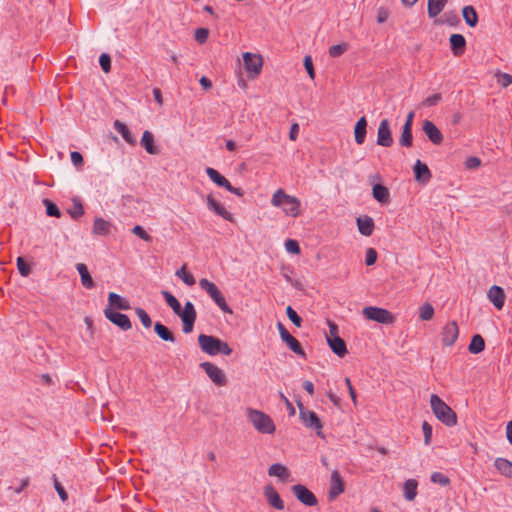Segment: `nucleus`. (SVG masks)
<instances>
[{"mask_svg":"<svg viewBox=\"0 0 512 512\" xmlns=\"http://www.w3.org/2000/svg\"><path fill=\"white\" fill-rule=\"evenodd\" d=\"M167 305L171 307L173 312L180 317L182 321V330L185 334H189L194 329L197 313L192 302L187 301L184 307H181L180 302L177 298L169 291L161 292Z\"/></svg>","mask_w":512,"mask_h":512,"instance_id":"1","label":"nucleus"},{"mask_svg":"<svg viewBox=\"0 0 512 512\" xmlns=\"http://www.w3.org/2000/svg\"><path fill=\"white\" fill-rule=\"evenodd\" d=\"M271 204L274 207H282L283 212L291 217L299 215L301 202L295 197L287 194L283 189H278L272 196Z\"/></svg>","mask_w":512,"mask_h":512,"instance_id":"2","label":"nucleus"},{"mask_svg":"<svg viewBox=\"0 0 512 512\" xmlns=\"http://www.w3.org/2000/svg\"><path fill=\"white\" fill-rule=\"evenodd\" d=\"M430 405L435 417L448 427L457 424V414L438 395L432 394Z\"/></svg>","mask_w":512,"mask_h":512,"instance_id":"3","label":"nucleus"},{"mask_svg":"<svg viewBox=\"0 0 512 512\" xmlns=\"http://www.w3.org/2000/svg\"><path fill=\"white\" fill-rule=\"evenodd\" d=\"M247 413L249 421L258 432L262 434H272L275 432V424L268 414L252 408H248Z\"/></svg>","mask_w":512,"mask_h":512,"instance_id":"4","label":"nucleus"},{"mask_svg":"<svg viewBox=\"0 0 512 512\" xmlns=\"http://www.w3.org/2000/svg\"><path fill=\"white\" fill-rule=\"evenodd\" d=\"M297 406L299 408V418L305 427L315 429L317 436L324 439L325 435L322 432L323 422L319 416L314 411L307 409L300 400L297 401Z\"/></svg>","mask_w":512,"mask_h":512,"instance_id":"5","label":"nucleus"},{"mask_svg":"<svg viewBox=\"0 0 512 512\" xmlns=\"http://www.w3.org/2000/svg\"><path fill=\"white\" fill-rule=\"evenodd\" d=\"M199 286L204 290L215 302V304L224 312L232 314L233 310L227 304L225 297L222 292L218 289L215 283L203 278L199 281Z\"/></svg>","mask_w":512,"mask_h":512,"instance_id":"6","label":"nucleus"},{"mask_svg":"<svg viewBox=\"0 0 512 512\" xmlns=\"http://www.w3.org/2000/svg\"><path fill=\"white\" fill-rule=\"evenodd\" d=\"M362 313L366 319L381 324H393L396 320L392 312L376 306H367L363 309Z\"/></svg>","mask_w":512,"mask_h":512,"instance_id":"7","label":"nucleus"},{"mask_svg":"<svg viewBox=\"0 0 512 512\" xmlns=\"http://www.w3.org/2000/svg\"><path fill=\"white\" fill-rule=\"evenodd\" d=\"M277 328L279 330V334L282 341L287 344L290 350L293 351L298 356L306 358V353L302 348L301 343L288 332V330L281 322L277 323Z\"/></svg>","mask_w":512,"mask_h":512,"instance_id":"8","label":"nucleus"},{"mask_svg":"<svg viewBox=\"0 0 512 512\" xmlns=\"http://www.w3.org/2000/svg\"><path fill=\"white\" fill-rule=\"evenodd\" d=\"M244 67L252 78L258 76L261 73L263 66V59L259 54H253L251 52L243 53Z\"/></svg>","mask_w":512,"mask_h":512,"instance_id":"9","label":"nucleus"},{"mask_svg":"<svg viewBox=\"0 0 512 512\" xmlns=\"http://www.w3.org/2000/svg\"><path fill=\"white\" fill-rule=\"evenodd\" d=\"M291 491L299 502L305 506H316L318 499L315 494L310 491L305 485L296 484L291 487Z\"/></svg>","mask_w":512,"mask_h":512,"instance_id":"10","label":"nucleus"},{"mask_svg":"<svg viewBox=\"0 0 512 512\" xmlns=\"http://www.w3.org/2000/svg\"><path fill=\"white\" fill-rule=\"evenodd\" d=\"M200 368H202L210 380L216 386H225L227 384V378L223 370L217 367L215 364L211 362H202L200 363Z\"/></svg>","mask_w":512,"mask_h":512,"instance_id":"11","label":"nucleus"},{"mask_svg":"<svg viewBox=\"0 0 512 512\" xmlns=\"http://www.w3.org/2000/svg\"><path fill=\"white\" fill-rule=\"evenodd\" d=\"M104 315L111 323L123 331L130 330L132 327L131 320L126 314L120 313L118 311H111L110 308H105Z\"/></svg>","mask_w":512,"mask_h":512,"instance_id":"12","label":"nucleus"},{"mask_svg":"<svg viewBox=\"0 0 512 512\" xmlns=\"http://www.w3.org/2000/svg\"><path fill=\"white\" fill-rule=\"evenodd\" d=\"M393 144L392 131L388 119L381 120L377 131V145L391 147Z\"/></svg>","mask_w":512,"mask_h":512,"instance_id":"13","label":"nucleus"},{"mask_svg":"<svg viewBox=\"0 0 512 512\" xmlns=\"http://www.w3.org/2000/svg\"><path fill=\"white\" fill-rule=\"evenodd\" d=\"M220 338L213 335L200 334L198 336V344L200 349L211 356L217 355V349Z\"/></svg>","mask_w":512,"mask_h":512,"instance_id":"14","label":"nucleus"},{"mask_svg":"<svg viewBox=\"0 0 512 512\" xmlns=\"http://www.w3.org/2000/svg\"><path fill=\"white\" fill-rule=\"evenodd\" d=\"M345 490V483L338 470H333L330 479V489L328 497L330 500L336 499Z\"/></svg>","mask_w":512,"mask_h":512,"instance_id":"15","label":"nucleus"},{"mask_svg":"<svg viewBox=\"0 0 512 512\" xmlns=\"http://www.w3.org/2000/svg\"><path fill=\"white\" fill-rule=\"evenodd\" d=\"M413 173L415 181L422 185L427 184L432 178L429 167L419 159L413 166Z\"/></svg>","mask_w":512,"mask_h":512,"instance_id":"16","label":"nucleus"},{"mask_svg":"<svg viewBox=\"0 0 512 512\" xmlns=\"http://www.w3.org/2000/svg\"><path fill=\"white\" fill-rule=\"evenodd\" d=\"M441 336L442 342L445 346H452L459 336V328L456 321L448 322L443 327Z\"/></svg>","mask_w":512,"mask_h":512,"instance_id":"17","label":"nucleus"},{"mask_svg":"<svg viewBox=\"0 0 512 512\" xmlns=\"http://www.w3.org/2000/svg\"><path fill=\"white\" fill-rule=\"evenodd\" d=\"M422 130L433 144L440 145L442 143L443 134L432 121L424 120Z\"/></svg>","mask_w":512,"mask_h":512,"instance_id":"18","label":"nucleus"},{"mask_svg":"<svg viewBox=\"0 0 512 512\" xmlns=\"http://www.w3.org/2000/svg\"><path fill=\"white\" fill-rule=\"evenodd\" d=\"M450 50L455 57L462 56L466 51V39L462 34L454 33L449 37Z\"/></svg>","mask_w":512,"mask_h":512,"instance_id":"19","label":"nucleus"},{"mask_svg":"<svg viewBox=\"0 0 512 512\" xmlns=\"http://www.w3.org/2000/svg\"><path fill=\"white\" fill-rule=\"evenodd\" d=\"M106 308H110L111 311L129 310L131 309V305L130 302L124 297L115 292H110L108 294V304Z\"/></svg>","mask_w":512,"mask_h":512,"instance_id":"20","label":"nucleus"},{"mask_svg":"<svg viewBox=\"0 0 512 512\" xmlns=\"http://www.w3.org/2000/svg\"><path fill=\"white\" fill-rule=\"evenodd\" d=\"M264 495L266 497L268 504L271 507H273L277 510L284 509V502L281 499L277 490L272 485H267L264 487Z\"/></svg>","mask_w":512,"mask_h":512,"instance_id":"21","label":"nucleus"},{"mask_svg":"<svg viewBox=\"0 0 512 512\" xmlns=\"http://www.w3.org/2000/svg\"><path fill=\"white\" fill-rule=\"evenodd\" d=\"M206 201L209 210L221 216L223 219L233 222L234 218L232 213L227 211L212 195H208Z\"/></svg>","mask_w":512,"mask_h":512,"instance_id":"22","label":"nucleus"},{"mask_svg":"<svg viewBox=\"0 0 512 512\" xmlns=\"http://www.w3.org/2000/svg\"><path fill=\"white\" fill-rule=\"evenodd\" d=\"M487 297L498 310L503 308L505 293L502 287L497 285L491 286L488 290Z\"/></svg>","mask_w":512,"mask_h":512,"instance_id":"23","label":"nucleus"},{"mask_svg":"<svg viewBox=\"0 0 512 512\" xmlns=\"http://www.w3.org/2000/svg\"><path fill=\"white\" fill-rule=\"evenodd\" d=\"M327 343L332 352L340 358L348 353L346 342L341 337H327Z\"/></svg>","mask_w":512,"mask_h":512,"instance_id":"24","label":"nucleus"},{"mask_svg":"<svg viewBox=\"0 0 512 512\" xmlns=\"http://www.w3.org/2000/svg\"><path fill=\"white\" fill-rule=\"evenodd\" d=\"M140 145L146 150L148 154L158 155L160 150L154 143V135L151 131L145 130L140 140Z\"/></svg>","mask_w":512,"mask_h":512,"instance_id":"25","label":"nucleus"},{"mask_svg":"<svg viewBox=\"0 0 512 512\" xmlns=\"http://www.w3.org/2000/svg\"><path fill=\"white\" fill-rule=\"evenodd\" d=\"M372 195L381 204H388L390 201L389 189L381 183H373Z\"/></svg>","mask_w":512,"mask_h":512,"instance_id":"26","label":"nucleus"},{"mask_svg":"<svg viewBox=\"0 0 512 512\" xmlns=\"http://www.w3.org/2000/svg\"><path fill=\"white\" fill-rule=\"evenodd\" d=\"M367 119L365 116H362L358 119L354 126V139L358 145H361L365 142L366 134H367Z\"/></svg>","mask_w":512,"mask_h":512,"instance_id":"27","label":"nucleus"},{"mask_svg":"<svg viewBox=\"0 0 512 512\" xmlns=\"http://www.w3.org/2000/svg\"><path fill=\"white\" fill-rule=\"evenodd\" d=\"M112 224L102 217H95L92 233L97 236H107L111 233Z\"/></svg>","mask_w":512,"mask_h":512,"instance_id":"28","label":"nucleus"},{"mask_svg":"<svg viewBox=\"0 0 512 512\" xmlns=\"http://www.w3.org/2000/svg\"><path fill=\"white\" fill-rule=\"evenodd\" d=\"M359 232L364 236H371L374 231V220L367 215L360 216L356 220Z\"/></svg>","mask_w":512,"mask_h":512,"instance_id":"29","label":"nucleus"},{"mask_svg":"<svg viewBox=\"0 0 512 512\" xmlns=\"http://www.w3.org/2000/svg\"><path fill=\"white\" fill-rule=\"evenodd\" d=\"M114 129L122 136V138L130 145L135 146L137 144L136 137L131 133L127 125L120 120L114 121Z\"/></svg>","mask_w":512,"mask_h":512,"instance_id":"30","label":"nucleus"},{"mask_svg":"<svg viewBox=\"0 0 512 512\" xmlns=\"http://www.w3.org/2000/svg\"><path fill=\"white\" fill-rule=\"evenodd\" d=\"M76 269L80 275L81 284L87 288L92 289L95 287L94 280L92 276L90 275L87 266L84 263H78L76 265Z\"/></svg>","mask_w":512,"mask_h":512,"instance_id":"31","label":"nucleus"},{"mask_svg":"<svg viewBox=\"0 0 512 512\" xmlns=\"http://www.w3.org/2000/svg\"><path fill=\"white\" fill-rule=\"evenodd\" d=\"M268 475L278 477L280 480L285 482L290 476V471L285 465L281 463H274L269 467Z\"/></svg>","mask_w":512,"mask_h":512,"instance_id":"32","label":"nucleus"},{"mask_svg":"<svg viewBox=\"0 0 512 512\" xmlns=\"http://www.w3.org/2000/svg\"><path fill=\"white\" fill-rule=\"evenodd\" d=\"M494 466L501 475L512 479V461L498 457L494 461Z\"/></svg>","mask_w":512,"mask_h":512,"instance_id":"33","label":"nucleus"},{"mask_svg":"<svg viewBox=\"0 0 512 512\" xmlns=\"http://www.w3.org/2000/svg\"><path fill=\"white\" fill-rule=\"evenodd\" d=\"M154 332L163 341L175 342V336L173 332L161 322H156L154 324Z\"/></svg>","mask_w":512,"mask_h":512,"instance_id":"34","label":"nucleus"},{"mask_svg":"<svg viewBox=\"0 0 512 512\" xmlns=\"http://www.w3.org/2000/svg\"><path fill=\"white\" fill-rule=\"evenodd\" d=\"M206 174L210 180L219 187L227 189V187L230 185V182L221 173L212 167L206 168Z\"/></svg>","mask_w":512,"mask_h":512,"instance_id":"35","label":"nucleus"},{"mask_svg":"<svg viewBox=\"0 0 512 512\" xmlns=\"http://www.w3.org/2000/svg\"><path fill=\"white\" fill-rule=\"evenodd\" d=\"M462 16L469 27H475L478 24V14L473 6H465L462 9Z\"/></svg>","mask_w":512,"mask_h":512,"instance_id":"36","label":"nucleus"},{"mask_svg":"<svg viewBox=\"0 0 512 512\" xmlns=\"http://www.w3.org/2000/svg\"><path fill=\"white\" fill-rule=\"evenodd\" d=\"M67 213L74 220H78L84 215V207L79 197L72 198V206L67 209Z\"/></svg>","mask_w":512,"mask_h":512,"instance_id":"37","label":"nucleus"},{"mask_svg":"<svg viewBox=\"0 0 512 512\" xmlns=\"http://www.w3.org/2000/svg\"><path fill=\"white\" fill-rule=\"evenodd\" d=\"M447 2L448 0H428V16L430 18L437 17L442 12Z\"/></svg>","mask_w":512,"mask_h":512,"instance_id":"38","label":"nucleus"},{"mask_svg":"<svg viewBox=\"0 0 512 512\" xmlns=\"http://www.w3.org/2000/svg\"><path fill=\"white\" fill-rule=\"evenodd\" d=\"M485 349V340L480 334L472 336L468 350L471 354H479Z\"/></svg>","mask_w":512,"mask_h":512,"instance_id":"39","label":"nucleus"},{"mask_svg":"<svg viewBox=\"0 0 512 512\" xmlns=\"http://www.w3.org/2000/svg\"><path fill=\"white\" fill-rule=\"evenodd\" d=\"M418 482L415 479H408L404 483V497L408 501H413L417 496Z\"/></svg>","mask_w":512,"mask_h":512,"instance_id":"40","label":"nucleus"},{"mask_svg":"<svg viewBox=\"0 0 512 512\" xmlns=\"http://www.w3.org/2000/svg\"><path fill=\"white\" fill-rule=\"evenodd\" d=\"M399 145L406 148H410L413 145L412 129L402 127V133L399 138Z\"/></svg>","mask_w":512,"mask_h":512,"instance_id":"41","label":"nucleus"},{"mask_svg":"<svg viewBox=\"0 0 512 512\" xmlns=\"http://www.w3.org/2000/svg\"><path fill=\"white\" fill-rule=\"evenodd\" d=\"M175 275L188 286H193L196 282L194 276L190 272H187L186 265H183L180 269H178Z\"/></svg>","mask_w":512,"mask_h":512,"instance_id":"42","label":"nucleus"},{"mask_svg":"<svg viewBox=\"0 0 512 512\" xmlns=\"http://www.w3.org/2000/svg\"><path fill=\"white\" fill-rule=\"evenodd\" d=\"M43 204L46 208V214L51 217L60 218L62 213L59 209V207L54 203L53 201L45 198L43 199Z\"/></svg>","mask_w":512,"mask_h":512,"instance_id":"43","label":"nucleus"},{"mask_svg":"<svg viewBox=\"0 0 512 512\" xmlns=\"http://www.w3.org/2000/svg\"><path fill=\"white\" fill-rule=\"evenodd\" d=\"M441 22L446 23L451 27H456L460 23V18L455 11H449L443 14Z\"/></svg>","mask_w":512,"mask_h":512,"instance_id":"44","label":"nucleus"},{"mask_svg":"<svg viewBox=\"0 0 512 512\" xmlns=\"http://www.w3.org/2000/svg\"><path fill=\"white\" fill-rule=\"evenodd\" d=\"M430 480L432 483L438 484L442 487L448 486L451 482L449 477L441 472H433L431 474Z\"/></svg>","mask_w":512,"mask_h":512,"instance_id":"45","label":"nucleus"},{"mask_svg":"<svg viewBox=\"0 0 512 512\" xmlns=\"http://www.w3.org/2000/svg\"><path fill=\"white\" fill-rule=\"evenodd\" d=\"M349 48L348 43L341 42L339 44L333 45L329 48V55L333 58L341 56L344 52H346Z\"/></svg>","mask_w":512,"mask_h":512,"instance_id":"46","label":"nucleus"},{"mask_svg":"<svg viewBox=\"0 0 512 512\" xmlns=\"http://www.w3.org/2000/svg\"><path fill=\"white\" fill-rule=\"evenodd\" d=\"M16 264H17V269L21 276L27 277L30 275L31 266H30V264H28L26 262V260L23 257L19 256L16 260Z\"/></svg>","mask_w":512,"mask_h":512,"instance_id":"47","label":"nucleus"},{"mask_svg":"<svg viewBox=\"0 0 512 512\" xmlns=\"http://www.w3.org/2000/svg\"><path fill=\"white\" fill-rule=\"evenodd\" d=\"M434 315V308L430 303H424L420 307L419 317L422 320H431Z\"/></svg>","mask_w":512,"mask_h":512,"instance_id":"48","label":"nucleus"},{"mask_svg":"<svg viewBox=\"0 0 512 512\" xmlns=\"http://www.w3.org/2000/svg\"><path fill=\"white\" fill-rule=\"evenodd\" d=\"M286 315L296 327L300 328L302 326V318L291 306L286 307Z\"/></svg>","mask_w":512,"mask_h":512,"instance_id":"49","label":"nucleus"},{"mask_svg":"<svg viewBox=\"0 0 512 512\" xmlns=\"http://www.w3.org/2000/svg\"><path fill=\"white\" fill-rule=\"evenodd\" d=\"M135 313L137 314V316L139 317L142 325L145 327V328H150L151 325H152V321H151V318L150 316L148 315V313L141 307H137L135 309Z\"/></svg>","mask_w":512,"mask_h":512,"instance_id":"50","label":"nucleus"},{"mask_svg":"<svg viewBox=\"0 0 512 512\" xmlns=\"http://www.w3.org/2000/svg\"><path fill=\"white\" fill-rule=\"evenodd\" d=\"M442 100V95L440 93H435L433 95L428 96L421 103L424 107H432L437 105Z\"/></svg>","mask_w":512,"mask_h":512,"instance_id":"51","label":"nucleus"},{"mask_svg":"<svg viewBox=\"0 0 512 512\" xmlns=\"http://www.w3.org/2000/svg\"><path fill=\"white\" fill-rule=\"evenodd\" d=\"M132 233L136 236H138L139 238H141L142 240L146 241V242H151L152 241V236L149 235L145 229L140 226V225H136L132 228Z\"/></svg>","mask_w":512,"mask_h":512,"instance_id":"52","label":"nucleus"},{"mask_svg":"<svg viewBox=\"0 0 512 512\" xmlns=\"http://www.w3.org/2000/svg\"><path fill=\"white\" fill-rule=\"evenodd\" d=\"M209 36V30L207 28H197L194 33L195 40L200 43L204 44Z\"/></svg>","mask_w":512,"mask_h":512,"instance_id":"53","label":"nucleus"},{"mask_svg":"<svg viewBox=\"0 0 512 512\" xmlns=\"http://www.w3.org/2000/svg\"><path fill=\"white\" fill-rule=\"evenodd\" d=\"M99 64L105 73L111 70V57L107 53H102L99 57Z\"/></svg>","mask_w":512,"mask_h":512,"instance_id":"54","label":"nucleus"},{"mask_svg":"<svg viewBox=\"0 0 512 512\" xmlns=\"http://www.w3.org/2000/svg\"><path fill=\"white\" fill-rule=\"evenodd\" d=\"M422 431L424 434V444L428 446L432 441V426L427 421H424L422 423Z\"/></svg>","mask_w":512,"mask_h":512,"instance_id":"55","label":"nucleus"},{"mask_svg":"<svg viewBox=\"0 0 512 512\" xmlns=\"http://www.w3.org/2000/svg\"><path fill=\"white\" fill-rule=\"evenodd\" d=\"M285 248L291 254H299L301 252L299 243L294 239H287L285 241Z\"/></svg>","mask_w":512,"mask_h":512,"instance_id":"56","label":"nucleus"},{"mask_svg":"<svg viewBox=\"0 0 512 512\" xmlns=\"http://www.w3.org/2000/svg\"><path fill=\"white\" fill-rule=\"evenodd\" d=\"M377 258H378V253H377V251L374 248H368L366 250L365 264L367 266L374 265L376 263V261H377Z\"/></svg>","mask_w":512,"mask_h":512,"instance_id":"57","label":"nucleus"},{"mask_svg":"<svg viewBox=\"0 0 512 512\" xmlns=\"http://www.w3.org/2000/svg\"><path fill=\"white\" fill-rule=\"evenodd\" d=\"M53 481H54V488L57 491L60 499L65 502L68 499V494L64 487L61 485V483L58 481L56 475H53Z\"/></svg>","mask_w":512,"mask_h":512,"instance_id":"58","label":"nucleus"},{"mask_svg":"<svg viewBox=\"0 0 512 512\" xmlns=\"http://www.w3.org/2000/svg\"><path fill=\"white\" fill-rule=\"evenodd\" d=\"M304 67L311 79L315 78V70L312 62V58L310 55H306L303 60Z\"/></svg>","mask_w":512,"mask_h":512,"instance_id":"59","label":"nucleus"},{"mask_svg":"<svg viewBox=\"0 0 512 512\" xmlns=\"http://www.w3.org/2000/svg\"><path fill=\"white\" fill-rule=\"evenodd\" d=\"M497 77H498V83L504 88H506L512 84V75H510V74L498 73Z\"/></svg>","mask_w":512,"mask_h":512,"instance_id":"60","label":"nucleus"},{"mask_svg":"<svg viewBox=\"0 0 512 512\" xmlns=\"http://www.w3.org/2000/svg\"><path fill=\"white\" fill-rule=\"evenodd\" d=\"M481 165V160L478 157L472 156L468 157L465 161V167L467 169H475Z\"/></svg>","mask_w":512,"mask_h":512,"instance_id":"61","label":"nucleus"},{"mask_svg":"<svg viewBox=\"0 0 512 512\" xmlns=\"http://www.w3.org/2000/svg\"><path fill=\"white\" fill-rule=\"evenodd\" d=\"M232 351L233 350L230 348L228 343L220 339L217 354H223L228 356L232 353Z\"/></svg>","mask_w":512,"mask_h":512,"instance_id":"62","label":"nucleus"},{"mask_svg":"<svg viewBox=\"0 0 512 512\" xmlns=\"http://www.w3.org/2000/svg\"><path fill=\"white\" fill-rule=\"evenodd\" d=\"M389 17V12L386 8L380 7L377 11V22L382 24L387 21Z\"/></svg>","mask_w":512,"mask_h":512,"instance_id":"63","label":"nucleus"},{"mask_svg":"<svg viewBox=\"0 0 512 512\" xmlns=\"http://www.w3.org/2000/svg\"><path fill=\"white\" fill-rule=\"evenodd\" d=\"M71 161L72 163L75 165V166H80L83 164L84 162V159H83V156L80 152L78 151H73L71 152Z\"/></svg>","mask_w":512,"mask_h":512,"instance_id":"64","label":"nucleus"}]
</instances>
